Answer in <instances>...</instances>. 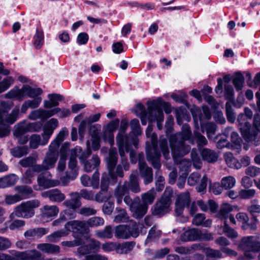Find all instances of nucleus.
Returning a JSON list of instances; mask_svg holds the SVG:
<instances>
[{
	"label": "nucleus",
	"mask_w": 260,
	"mask_h": 260,
	"mask_svg": "<svg viewBox=\"0 0 260 260\" xmlns=\"http://www.w3.org/2000/svg\"><path fill=\"white\" fill-rule=\"evenodd\" d=\"M135 243L132 242H126L122 244H118L116 251L119 254H126L134 247Z\"/></svg>",
	"instance_id": "a19ab883"
},
{
	"label": "nucleus",
	"mask_w": 260,
	"mask_h": 260,
	"mask_svg": "<svg viewBox=\"0 0 260 260\" xmlns=\"http://www.w3.org/2000/svg\"><path fill=\"white\" fill-rule=\"evenodd\" d=\"M35 172H36V171H35V167H34L33 170L29 169H27L21 177L22 182L25 184L32 183V179L35 176Z\"/></svg>",
	"instance_id": "4d7b16f0"
},
{
	"label": "nucleus",
	"mask_w": 260,
	"mask_h": 260,
	"mask_svg": "<svg viewBox=\"0 0 260 260\" xmlns=\"http://www.w3.org/2000/svg\"><path fill=\"white\" fill-rule=\"evenodd\" d=\"M223 156L225 161L229 167L237 169L241 168V165L240 163L234 157L232 153L230 152H225Z\"/></svg>",
	"instance_id": "473e14b6"
},
{
	"label": "nucleus",
	"mask_w": 260,
	"mask_h": 260,
	"mask_svg": "<svg viewBox=\"0 0 260 260\" xmlns=\"http://www.w3.org/2000/svg\"><path fill=\"white\" fill-rule=\"evenodd\" d=\"M176 203L185 207H189L190 203V194L188 191L180 193L177 197Z\"/></svg>",
	"instance_id": "8fccbe9b"
},
{
	"label": "nucleus",
	"mask_w": 260,
	"mask_h": 260,
	"mask_svg": "<svg viewBox=\"0 0 260 260\" xmlns=\"http://www.w3.org/2000/svg\"><path fill=\"white\" fill-rule=\"evenodd\" d=\"M228 136L226 134L217 136L214 140L216 142V146L218 149H222L225 147L230 148V145L227 140Z\"/></svg>",
	"instance_id": "c03bdc74"
},
{
	"label": "nucleus",
	"mask_w": 260,
	"mask_h": 260,
	"mask_svg": "<svg viewBox=\"0 0 260 260\" xmlns=\"http://www.w3.org/2000/svg\"><path fill=\"white\" fill-rule=\"evenodd\" d=\"M116 210L117 211L118 214L116 215L114 219V221L116 223L127 222L129 219V217L126 211L122 209L116 208Z\"/></svg>",
	"instance_id": "de8ad7c7"
},
{
	"label": "nucleus",
	"mask_w": 260,
	"mask_h": 260,
	"mask_svg": "<svg viewBox=\"0 0 260 260\" xmlns=\"http://www.w3.org/2000/svg\"><path fill=\"white\" fill-rule=\"evenodd\" d=\"M40 206V202L38 200H32L22 203L15 208L14 214L18 217L28 218L32 217L34 214V208Z\"/></svg>",
	"instance_id": "9d476101"
},
{
	"label": "nucleus",
	"mask_w": 260,
	"mask_h": 260,
	"mask_svg": "<svg viewBox=\"0 0 260 260\" xmlns=\"http://www.w3.org/2000/svg\"><path fill=\"white\" fill-rule=\"evenodd\" d=\"M37 248L45 253L50 254H57L60 251L59 246L48 243L38 244Z\"/></svg>",
	"instance_id": "412c9836"
},
{
	"label": "nucleus",
	"mask_w": 260,
	"mask_h": 260,
	"mask_svg": "<svg viewBox=\"0 0 260 260\" xmlns=\"http://www.w3.org/2000/svg\"><path fill=\"white\" fill-rule=\"evenodd\" d=\"M201 154L203 159L208 162H214L217 161L218 157L215 151L207 148H203L201 151Z\"/></svg>",
	"instance_id": "cd10ccee"
},
{
	"label": "nucleus",
	"mask_w": 260,
	"mask_h": 260,
	"mask_svg": "<svg viewBox=\"0 0 260 260\" xmlns=\"http://www.w3.org/2000/svg\"><path fill=\"white\" fill-rule=\"evenodd\" d=\"M42 196L48 198L51 202L60 203L63 201L66 196L58 189H50L42 192Z\"/></svg>",
	"instance_id": "f3484780"
},
{
	"label": "nucleus",
	"mask_w": 260,
	"mask_h": 260,
	"mask_svg": "<svg viewBox=\"0 0 260 260\" xmlns=\"http://www.w3.org/2000/svg\"><path fill=\"white\" fill-rule=\"evenodd\" d=\"M161 98H158L156 100L147 102L148 121H156L157 126L159 129H162V122L164 119L163 111L161 108Z\"/></svg>",
	"instance_id": "0eeeda50"
},
{
	"label": "nucleus",
	"mask_w": 260,
	"mask_h": 260,
	"mask_svg": "<svg viewBox=\"0 0 260 260\" xmlns=\"http://www.w3.org/2000/svg\"><path fill=\"white\" fill-rule=\"evenodd\" d=\"M190 156L194 168L197 169H201L202 166V161L196 149H193L191 150Z\"/></svg>",
	"instance_id": "e2e57ef3"
},
{
	"label": "nucleus",
	"mask_w": 260,
	"mask_h": 260,
	"mask_svg": "<svg viewBox=\"0 0 260 260\" xmlns=\"http://www.w3.org/2000/svg\"><path fill=\"white\" fill-rule=\"evenodd\" d=\"M156 193L153 189L141 194L142 204L148 207V205L152 204L155 198Z\"/></svg>",
	"instance_id": "2f4dec72"
},
{
	"label": "nucleus",
	"mask_w": 260,
	"mask_h": 260,
	"mask_svg": "<svg viewBox=\"0 0 260 260\" xmlns=\"http://www.w3.org/2000/svg\"><path fill=\"white\" fill-rule=\"evenodd\" d=\"M223 231L226 236L231 239L237 238L238 236V233L233 229L231 228L225 221Z\"/></svg>",
	"instance_id": "69168bd1"
},
{
	"label": "nucleus",
	"mask_w": 260,
	"mask_h": 260,
	"mask_svg": "<svg viewBox=\"0 0 260 260\" xmlns=\"http://www.w3.org/2000/svg\"><path fill=\"white\" fill-rule=\"evenodd\" d=\"M150 122L149 121L146 131L147 137L150 138L151 141V142H146V158L154 169L158 170L157 173H158L161 166V152L164 158L168 160L170 158V151L166 138L160 137L158 142L157 135L152 133L153 127Z\"/></svg>",
	"instance_id": "f257e3e1"
},
{
	"label": "nucleus",
	"mask_w": 260,
	"mask_h": 260,
	"mask_svg": "<svg viewBox=\"0 0 260 260\" xmlns=\"http://www.w3.org/2000/svg\"><path fill=\"white\" fill-rule=\"evenodd\" d=\"M194 122L196 129L193 131L192 139H193L194 142L196 141L198 148H200L207 145L208 141L206 138L199 132V127L198 121L194 119Z\"/></svg>",
	"instance_id": "b1692460"
},
{
	"label": "nucleus",
	"mask_w": 260,
	"mask_h": 260,
	"mask_svg": "<svg viewBox=\"0 0 260 260\" xmlns=\"http://www.w3.org/2000/svg\"><path fill=\"white\" fill-rule=\"evenodd\" d=\"M130 127L132 129V133L135 136H139L142 134L139 121L137 119H133L130 122Z\"/></svg>",
	"instance_id": "0e129e2a"
},
{
	"label": "nucleus",
	"mask_w": 260,
	"mask_h": 260,
	"mask_svg": "<svg viewBox=\"0 0 260 260\" xmlns=\"http://www.w3.org/2000/svg\"><path fill=\"white\" fill-rule=\"evenodd\" d=\"M232 206L227 203L223 204L217 212L216 216L220 219H226L228 218L229 213L232 211Z\"/></svg>",
	"instance_id": "ea45409f"
},
{
	"label": "nucleus",
	"mask_w": 260,
	"mask_h": 260,
	"mask_svg": "<svg viewBox=\"0 0 260 260\" xmlns=\"http://www.w3.org/2000/svg\"><path fill=\"white\" fill-rule=\"evenodd\" d=\"M18 256L23 260H52L51 258H41V253L36 249L19 252Z\"/></svg>",
	"instance_id": "a211bd4d"
},
{
	"label": "nucleus",
	"mask_w": 260,
	"mask_h": 260,
	"mask_svg": "<svg viewBox=\"0 0 260 260\" xmlns=\"http://www.w3.org/2000/svg\"><path fill=\"white\" fill-rule=\"evenodd\" d=\"M206 260H216L222 257V253L218 250L206 248L205 251Z\"/></svg>",
	"instance_id": "49530a36"
},
{
	"label": "nucleus",
	"mask_w": 260,
	"mask_h": 260,
	"mask_svg": "<svg viewBox=\"0 0 260 260\" xmlns=\"http://www.w3.org/2000/svg\"><path fill=\"white\" fill-rule=\"evenodd\" d=\"M173 194L172 188L170 187H166L160 200L151 208V212L153 215L160 217L169 212Z\"/></svg>",
	"instance_id": "423d86ee"
},
{
	"label": "nucleus",
	"mask_w": 260,
	"mask_h": 260,
	"mask_svg": "<svg viewBox=\"0 0 260 260\" xmlns=\"http://www.w3.org/2000/svg\"><path fill=\"white\" fill-rule=\"evenodd\" d=\"M236 183L234 177L231 176L223 177L221 181V185L225 189H229L233 188Z\"/></svg>",
	"instance_id": "6e6d98bb"
},
{
	"label": "nucleus",
	"mask_w": 260,
	"mask_h": 260,
	"mask_svg": "<svg viewBox=\"0 0 260 260\" xmlns=\"http://www.w3.org/2000/svg\"><path fill=\"white\" fill-rule=\"evenodd\" d=\"M82 164L84 165L85 171L86 172H90L100 166V160L97 155H94L90 160Z\"/></svg>",
	"instance_id": "c756f323"
},
{
	"label": "nucleus",
	"mask_w": 260,
	"mask_h": 260,
	"mask_svg": "<svg viewBox=\"0 0 260 260\" xmlns=\"http://www.w3.org/2000/svg\"><path fill=\"white\" fill-rule=\"evenodd\" d=\"M67 232L72 231L81 234L87 233L88 231L85 221L71 220L67 222L64 227Z\"/></svg>",
	"instance_id": "f8f14e48"
},
{
	"label": "nucleus",
	"mask_w": 260,
	"mask_h": 260,
	"mask_svg": "<svg viewBox=\"0 0 260 260\" xmlns=\"http://www.w3.org/2000/svg\"><path fill=\"white\" fill-rule=\"evenodd\" d=\"M46 110L43 109H38L36 110L32 111L28 115V118L32 120H35L38 119H41L42 120L46 119Z\"/></svg>",
	"instance_id": "864d4df0"
},
{
	"label": "nucleus",
	"mask_w": 260,
	"mask_h": 260,
	"mask_svg": "<svg viewBox=\"0 0 260 260\" xmlns=\"http://www.w3.org/2000/svg\"><path fill=\"white\" fill-rule=\"evenodd\" d=\"M18 177L15 174H10L0 178V188H4L14 185L18 181Z\"/></svg>",
	"instance_id": "a878e982"
},
{
	"label": "nucleus",
	"mask_w": 260,
	"mask_h": 260,
	"mask_svg": "<svg viewBox=\"0 0 260 260\" xmlns=\"http://www.w3.org/2000/svg\"><path fill=\"white\" fill-rule=\"evenodd\" d=\"M77 152L78 149L77 148H74L71 150L68 167L71 170H75V169L77 167V161L76 159V157Z\"/></svg>",
	"instance_id": "603ef678"
},
{
	"label": "nucleus",
	"mask_w": 260,
	"mask_h": 260,
	"mask_svg": "<svg viewBox=\"0 0 260 260\" xmlns=\"http://www.w3.org/2000/svg\"><path fill=\"white\" fill-rule=\"evenodd\" d=\"M40 211L42 217L49 218L56 216L59 209L55 205H44L40 208Z\"/></svg>",
	"instance_id": "bb28decb"
},
{
	"label": "nucleus",
	"mask_w": 260,
	"mask_h": 260,
	"mask_svg": "<svg viewBox=\"0 0 260 260\" xmlns=\"http://www.w3.org/2000/svg\"><path fill=\"white\" fill-rule=\"evenodd\" d=\"M12 155L15 157L20 158L28 153L27 146L16 147L11 150Z\"/></svg>",
	"instance_id": "3c124183"
},
{
	"label": "nucleus",
	"mask_w": 260,
	"mask_h": 260,
	"mask_svg": "<svg viewBox=\"0 0 260 260\" xmlns=\"http://www.w3.org/2000/svg\"><path fill=\"white\" fill-rule=\"evenodd\" d=\"M69 233L65 230H60L55 231L46 237L47 241L55 243L58 242L61 237L68 236Z\"/></svg>",
	"instance_id": "4c0bfd02"
},
{
	"label": "nucleus",
	"mask_w": 260,
	"mask_h": 260,
	"mask_svg": "<svg viewBox=\"0 0 260 260\" xmlns=\"http://www.w3.org/2000/svg\"><path fill=\"white\" fill-rule=\"evenodd\" d=\"M244 83V77L240 72L236 74L235 77L233 80V83L237 91L242 90Z\"/></svg>",
	"instance_id": "5fc2aeb1"
},
{
	"label": "nucleus",
	"mask_w": 260,
	"mask_h": 260,
	"mask_svg": "<svg viewBox=\"0 0 260 260\" xmlns=\"http://www.w3.org/2000/svg\"><path fill=\"white\" fill-rule=\"evenodd\" d=\"M238 247L244 251L245 257L252 259L255 257L256 253L260 251V241L254 236L244 237L241 240Z\"/></svg>",
	"instance_id": "6e6552de"
},
{
	"label": "nucleus",
	"mask_w": 260,
	"mask_h": 260,
	"mask_svg": "<svg viewBox=\"0 0 260 260\" xmlns=\"http://www.w3.org/2000/svg\"><path fill=\"white\" fill-rule=\"evenodd\" d=\"M160 235V231L157 230V227L155 225L153 226L149 231L148 235L145 241V244L147 245L155 238L159 237Z\"/></svg>",
	"instance_id": "680f3d73"
},
{
	"label": "nucleus",
	"mask_w": 260,
	"mask_h": 260,
	"mask_svg": "<svg viewBox=\"0 0 260 260\" xmlns=\"http://www.w3.org/2000/svg\"><path fill=\"white\" fill-rule=\"evenodd\" d=\"M128 123L127 120L126 119H123L121 120L120 122V128L119 129V132L116 136V138H118V136L120 137L121 140L124 141L126 140V136H128V135H124L125 132L128 128Z\"/></svg>",
	"instance_id": "09e8293b"
},
{
	"label": "nucleus",
	"mask_w": 260,
	"mask_h": 260,
	"mask_svg": "<svg viewBox=\"0 0 260 260\" xmlns=\"http://www.w3.org/2000/svg\"><path fill=\"white\" fill-rule=\"evenodd\" d=\"M248 120V119L246 118L245 115L243 114L238 115L237 120L241 133L246 141L251 143L254 142V145H257L255 141L257 137L256 131L254 127H251Z\"/></svg>",
	"instance_id": "1a4fd4ad"
},
{
	"label": "nucleus",
	"mask_w": 260,
	"mask_h": 260,
	"mask_svg": "<svg viewBox=\"0 0 260 260\" xmlns=\"http://www.w3.org/2000/svg\"><path fill=\"white\" fill-rule=\"evenodd\" d=\"M42 101L41 97H36L32 100L26 101L22 105L21 111L22 113H25L27 110L30 108L35 109L38 108Z\"/></svg>",
	"instance_id": "7c9ffc66"
},
{
	"label": "nucleus",
	"mask_w": 260,
	"mask_h": 260,
	"mask_svg": "<svg viewBox=\"0 0 260 260\" xmlns=\"http://www.w3.org/2000/svg\"><path fill=\"white\" fill-rule=\"evenodd\" d=\"M28 123H20L18 124L17 128L14 132V135L16 137H20L23 134L29 132Z\"/></svg>",
	"instance_id": "774afa93"
},
{
	"label": "nucleus",
	"mask_w": 260,
	"mask_h": 260,
	"mask_svg": "<svg viewBox=\"0 0 260 260\" xmlns=\"http://www.w3.org/2000/svg\"><path fill=\"white\" fill-rule=\"evenodd\" d=\"M24 96L27 95L29 98H35L40 97L39 95L42 93V90L40 88H34L28 85H23Z\"/></svg>",
	"instance_id": "58836bf2"
},
{
	"label": "nucleus",
	"mask_w": 260,
	"mask_h": 260,
	"mask_svg": "<svg viewBox=\"0 0 260 260\" xmlns=\"http://www.w3.org/2000/svg\"><path fill=\"white\" fill-rule=\"evenodd\" d=\"M116 143L118 147L119 155L121 157V159L122 158H126L125 157V150L128 152L130 151V149L128 147V142L126 141L121 140L119 136L118 138H116Z\"/></svg>",
	"instance_id": "37998d69"
},
{
	"label": "nucleus",
	"mask_w": 260,
	"mask_h": 260,
	"mask_svg": "<svg viewBox=\"0 0 260 260\" xmlns=\"http://www.w3.org/2000/svg\"><path fill=\"white\" fill-rule=\"evenodd\" d=\"M200 125L202 132L204 133L205 131L207 136L209 139L214 135L217 129L216 125L213 122H207L205 124L201 123Z\"/></svg>",
	"instance_id": "e433bc0d"
},
{
	"label": "nucleus",
	"mask_w": 260,
	"mask_h": 260,
	"mask_svg": "<svg viewBox=\"0 0 260 260\" xmlns=\"http://www.w3.org/2000/svg\"><path fill=\"white\" fill-rule=\"evenodd\" d=\"M71 199L66 200L63 205L67 208L77 210L81 206V202L78 192L70 193Z\"/></svg>",
	"instance_id": "aec40b11"
},
{
	"label": "nucleus",
	"mask_w": 260,
	"mask_h": 260,
	"mask_svg": "<svg viewBox=\"0 0 260 260\" xmlns=\"http://www.w3.org/2000/svg\"><path fill=\"white\" fill-rule=\"evenodd\" d=\"M81 184L85 187L92 186L96 189L99 186V173L97 170L92 175V179L86 174L83 175L80 178Z\"/></svg>",
	"instance_id": "2eb2a0df"
},
{
	"label": "nucleus",
	"mask_w": 260,
	"mask_h": 260,
	"mask_svg": "<svg viewBox=\"0 0 260 260\" xmlns=\"http://www.w3.org/2000/svg\"><path fill=\"white\" fill-rule=\"evenodd\" d=\"M86 223L88 226L90 227H96L102 226L104 224V220L103 218L98 216H94L89 218Z\"/></svg>",
	"instance_id": "bf43d9fd"
},
{
	"label": "nucleus",
	"mask_w": 260,
	"mask_h": 260,
	"mask_svg": "<svg viewBox=\"0 0 260 260\" xmlns=\"http://www.w3.org/2000/svg\"><path fill=\"white\" fill-rule=\"evenodd\" d=\"M127 225H119L115 229V236L118 239H129V233Z\"/></svg>",
	"instance_id": "72a5a7b5"
},
{
	"label": "nucleus",
	"mask_w": 260,
	"mask_h": 260,
	"mask_svg": "<svg viewBox=\"0 0 260 260\" xmlns=\"http://www.w3.org/2000/svg\"><path fill=\"white\" fill-rule=\"evenodd\" d=\"M205 216L204 214H197L196 215L192 220V223L196 226L203 225L205 227L210 226L212 221L210 219H207L204 221Z\"/></svg>",
	"instance_id": "f704fd0d"
},
{
	"label": "nucleus",
	"mask_w": 260,
	"mask_h": 260,
	"mask_svg": "<svg viewBox=\"0 0 260 260\" xmlns=\"http://www.w3.org/2000/svg\"><path fill=\"white\" fill-rule=\"evenodd\" d=\"M135 200L137 201V202L132 205L130 210L132 213L133 217L137 219H140L146 214L148 208L146 207V205L140 202V198L139 197H136Z\"/></svg>",
	"instance_id": "4468645a"
},
{
	"label": "nucleus",
	"mask_w": 260,
	"mask_h": 260,
	"mask_svg": "<svg viewBox=\"0 0 260 260\" xmlns=\"http://www.w3.org/2000/svg\"><path fill=\"white\" fill-rule=\"evenodd\" d=\"M68 134V131L67 128L66 127L62 128L55 139L50 144L49 150L46 153L42 163L35 166V171L36 172H42L54 168L58 157V147Z\"/></svg>",
	"instance_id": "7ed1b4c3"
},
{
	"label": "nucleus",
	"mask_w": 260,
	"mask_h": 260,
	"mask_svg": "<svg viewBox=\"0 0 260 260\" xmlns=\"http://www.w3.org/2000/svg\"><path fill=\"white\" fill-rule=\"evenodd\" d=\"M170 146L173 154V159L177 162L176 157L184 156L190 151V147L185 144L186 141L194 144L192 137V133L190 126L186 124H183L180 132L170 136Z\"/></svg>",
	"instance_id": "f03ea898"
},
{
	"label": "nucleus",
	"mask_w": 260,
	"mask_h": 260,
	"mask_svg": "<svg viewBox=\"0 0 260 260\" xmlns=\"http://www.w3.org/2000/svg\"><path fill=\"white\" fill-rule=\"evenodd\" d=\"M48 97L49 99V101L44 102V107L46 108L56 107L58 105L59 101H63L64 99L62 95L56 93L49 94Z\"/></svg>",
	"instance_id": "c85d7f7f"
},
{
	"label": "nucleus",
	"mask_w": 260,
	"mask_h": 260,
	"mask_svg": "<svg viewBox=\"0 0 260 260\" xmlns=\"http://www.w3.org/2000/svg\"><path fill=\"white\" fill-rule=\"evenodd\" d=\"M200 230L192 228L184 232L180 236V240L183 242L193 241L200 239Z\"/></svg>",
	"instance_id": "4be33fe9"
},
{
	"label": "nucleus",
	"mask_w": 260,
	"mask_h": 260,
	"mask_svg": "<svg viewBox=\"0 0 260 260\" xmlns=\"http://www.w3.org/2000/svg\"><path fill=\"white\" fill-rule=\"evenodd\" d=\"M127 184V181H124L123 184H120V182H119L114 190V196L116 199V202L118 204H121L124 196L129 193Z\"/></svg>",
	"instance_id": "6ab92c4d"
},
{
	"label": "nucleus",
	"mask_w": 260,
	"mask_h": 260,
	"mask_svg": "<svg viewBox=\"0 0 260 260\" xmlns=\"http://www.w3.org/2000/svg\"><path fill=\"white\" fill-rule=\"evenodd\" d=\"M60 214L66 221L75 218L77 216L76 210L70 208L63 210Z\"/></svg>",
	"instance_id": "338daca9"
},
{
	"label": "nucleus",
	"mask_w": 260,
	"mask_h": 260,
	"mask_svg": "<svg viewBox=\"0 0 260 260\" xmlns=\"http://www.w3.org/2000/svg\"><path fill=\"white\" fill-rule=\"evenodd\" d=\"M118 157L116 148H112L110 149L108 155L105 157L109 175L113 180L114 183L117 181V177L123 178L124 176L121 165H118L116 167Z\"/></svg>",
	"instance_id": "39448f33"
},
{
	"label": "nucleus",
	"mask_w": 260,
	"mask_h": 260,
	"mask_svg": "<svg viewBox=\"0 0 260 260\" xmlns=\"http://www.w3.org/2000/svg\"><path fill=\"white\" fill-rule=\"evenodd\" d=\"M40 174L37 178L38 184L40 187L46 189L58 186L60 181L52 179L51 173L47 171H44Z\"/></svg>",
	"instance_id": "9b49d317"
},
{
	"label": "nucleus",
	"mask_w": 260,
	"mask_h": 260,
	"mask_svg": "<svg viewBox=\"0 0 260 260\" xmlns=\"http://www.w3.org/2000/svg\"><path fill=\"white\" fill-rule=\"evenodd\" d=\"M87 148L86 150L82 151V149L79 148V152L81 153L79 156V159L81 163H83L86 161L87 159L91 155L92 151L90 148V142L87 141L86 142Z\"/></svg>",
	"instance_id": "052dcab7"
},
{
	"label": "nucleus",
	"mask_w": 260,
	"mask_h": 260,
	"mask_svg": "<svg viewBox=\"0 0 260 260\" xmlns=\"http://www.w3.org/2000/svg\"><path fill=\"white\" fill-rule=\"evenodd\" d=\"M127 183H128L127 186L128 188V191L131 190L135 193H137L141 191V188L136 172H133L130 175L129 181H127Z\"/></svg>",
	"instance_id": "393cba45"
},
{
	"label": "nucleus",
	"mask_w": 260,
	"mask_h": 260,
	"mask_svg": "<svg viewBox=\"0 0 260 260\" xmlns=\"http://www.w3.org/2000/svg\"><path fill=\"white\" fill-rule=\"evenodd\" d=\"M17 192V195L21 198V201L33 197L34 191L32 188L27 185H17L14 188Z\"/></svg>",
	"instance_id": "5701e85b"
},
{
	"label": "nucleus",
	"mask_w": 260,
	"mask_h": 260,
	"mask_svg": "<svg viewBox=\"0 0 260 260\" xmlns=\"http://www.w3.org/2000/svg\"><path fill=\"white\" fill-rule=\"evenodd\" d=\"M24 96V92L23 90V86L21 89L17 87L10 90L5 95V97L7 99L17 98L19 101L23 100Z\"/></svg>",
	"instance_id": "c9c22d12"
},
{
	"label": "nucleus",
	"mask_w": 260,
	"mask_h": 260,
	"mask_svg": "<svg viewBox=\"0 0 260 260\" xmlns=\"http://www.w3.org/2000/svg\"><path fill=\"white\" fill-rule=\"evenodd\" d=\"M140 176L144 178V183L148 184L153 181V171L148 166L146 162H140L139 167Z\"/></svg>",
	"instance_id": "dca6fc26"
},
{
	"label": "nucleus",
	"mask_w": 260,
	"mask_h": 260,
	"mask_svg": "<svg viewBox=\"0 0 260 260\" xmlns=\"http://www.w3.org/2000/svg\"><path fill=\"white\" fill-rule=\"evenodd\" d=\"M36 162L37 159L34 156H29L20 159L19 161V164L23 168L34 167Z\"/></svg>",
	"instance_id": "13d9d810"
},
{
	"label": "nucleus",
	"mask_w": 260,
	"mask_h": 260,
	"mask_svg": "<svg viewBox=\"0 0 260 260\" xmlns=\"http://www.w3.org/2000/svg\"><path fill=\"white\" fill-rule=\"evenodd\" d=\"M13 103L9 101H0V138L9 135V125L14 123L17 119L19 112V107L16 106L10 114L8 111L13 107Z\"/></svg>",
	"instance_id": "20e7f679"
},
{
	"label": "nucleus",
	"mask_w": 260,
	"mask_h": 260,
	"mask_svg": "<svg viewBox=\"0 0 260 260\" xmlns=\"http://www.w3.org/2000/svg\"><path fill=\"white\" fill-rule=\"evenodd\" d=\"M140 223H137L135 221H131V223L127 225V228L128 229V233H129V237H133L137 238L139 235V227Z\"/></svg>",
	"instance_id": "a18cd8bd"
},
{
	"label": "nucleus",
	"mask_w": 260,
	"mask_h": 260,
	"mask_svg": "<svg viewBox=\"0 0 260 260\" xmlns=\"http://www.w3.org/2000/svg\"><path fill=\"white\" fill-rule=\"evenodd\" d=\"M95 235L101 239H111L113 237L112 227L110 225L106 226L104 230L97 231Z\"/></svg>",
	"instance_id": "79ce46f5"
},
{
	"label": "nucleus",
	"mask_w": 260,
	"mask_h": 260,
	"mask_svg": "<svg viewBox=\"0 0 260 260\" xmlns=\"http://www.w3.org/2000/svg\"><path fill=\"white\" fill-rule=\"evenodd\" d=\"M58 124V120L55 118H52L46 123L44 127V132L42 134L43 140L41 145H45L48 143L50 136L57 127Z\"/></svg>",
	"instance_id": "ddd939ff"
}]
</instances>
